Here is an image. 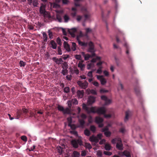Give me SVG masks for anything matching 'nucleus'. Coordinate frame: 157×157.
<instances>
[{"label":"nucleus","instance_id":"nucleus-42","mask_svg":"<svg viewBox=\"0 0 157 157\" xmlns=\"http://www.w3.org/2000/svg\"><path fill=\"white\" fill-rule=\"evenodd\" d=\"M56 42L60 46L62 45V43L61 41V40L60 39L59 37H58L57 38Z\"/></svg>","mask_w":157,"mask_h":157},{"label":"nucleus","instance_id":"nucleus-20","mask_svg":"<svg viewBox=\"0 0 157 157\" xmlns=\"http://www.w3.org/2000/svg\"><path fill=\"white\" fill-rule=\"evenodd\" d=\"M72 12L71 13V15L73 17H75L77 13V9L75 7H73L71 9Z\"/></svg>","mask_w":157,"mask_h":157},{"label":"nucleus","instance_id":"nucleus-27","mask_svg":"<svg viewBox=\"0 0 157 157\" xmlns=\"http://www.w3.org/2000/svg\"><path fill=\"white\" fill-rule=\"evenodd\" d=\"M114 59L115 61L116 65L117 66H119L121 64V61L119 58L115 56L114 57Z\"/></svg>","mask_w":157,"mask_h":157},{"label":"nucleus","instance_id":"nucleus-23","mask_svg":"<svg viewBox=\"0 0 157 157\" xmlns=\"http://www.w3.org/2000/svg\"><path fill=\"white\" fill-rule=\"evenodd\" d=\"M50 43L52 45L51 47L53 49H56L57 47V44L54 40H51Z\"/></svg>","mask_w":157,"mask_h":157},{"label":"nucleus","instance_id":"nucleus-49","mask_svg":"<svg viewBox=\"0 0 157 157\" xmlns=\"http://www.w3.org/2000/svg\"><path fill=\"white\" fill-rule=\"evenodd\" d=\"M105 135L107 137H109L111 134V133L109 131H106L104 132Z\"/></svg>","mask_w":157,"mask_h":157},{"label":"nucleus","instance_id":"nucleus-48","mask_svg":"<svg viewBox=\"0 0 157 157\" xmlns=\"http://www.w3.org/2000/svg\"><path fill=\"white\" fill-rule=\"evenodd\" d=\"M67 103L69 107L68 108L70 109V110H71V108L72 104V103L71 102V100H69L67 101Z\"/></svg>","mask_w":157,"mask_h":157},{"label":"nucleus","instance_id":"nucleus-15","mask_svg":"<svg viewBox=\"0 0 157 157\" xmlns=\"http://www.w3.org/2000/svg\"><path fill=\"white\" fill-rule=\"evenodd\" d=\"M95 101V98L93 96H90L88 100V102L90 105L94 103Z\"/></svg>","mask_w":157,"mask_h":157},{"label":"nucleus","instance_id":"nucleus-57","mask_svg":"<svg viewBox=\"0 0 157 157\" xmlns=\"http://www.w3.org/2000/svg\"><path fill=\"white\" fill-rule=\"evenodd\" d=\"M92 84L96 86H98L99 85V83L97 81H94L92 82Z\"/></svg>","mask_w":157,"mask_h":157},{"label":"nucleus","instance_id":"nucleus-16","mask_svg":"<svg viewBox=\"0 0 157 157\" xmlns=\"http://www.w3.org/2000/svg\"><path fill=\"white\" fill-rule=\"evenodd\" d=\"M63 46L64 48L67 52H70L71 51L70 46L67 42L65 41H64Z\"/></svg>","mask_w":157,"mask_h":157},{"label":"nucleus","instance_id":"nucleus-34","mask_svg":"<svg viewBox=\"0 0 157 157\" xmlns=\"http://www.w3.org/2000/svg\"><path fill=\"white\" fill-rule=\"evenodd\" d=\"M80 126L83 127L85 124V121L83 119H79L78 120Z\"/></svg>","mask_w":157,"mask_h":157},{"label":"nucleus","instance_id":"nucleus-28","mask_svg":"<svg viewBox=\"0 0 157 157\" xmlns=\"http://www.w3.org/2000/svg\"><path fill=\"white\" fill-rule=\"evenodd\" d=\"M117 148L119 150H122L123 149V145L122 142L121 143H117L116 144Z\"/></svg>","mask_w":157,"mask_h":157},{"label":"nucleus","instance_id":"nucleus-30","mask_svg":"<svg viewBox=\"0 0 157 157\" xmlns=\"http://www.w3.org/2000/svg\"><path fill=\"white\" fill-rule=\"evenodd\" d=\"M78 43L80 45L85 47H86L88 44L87 42H83L81 41H78Z\"/></svg>","mask_w":157,"mask_h":157},{"label":"nucleus","instance_id":"nucleus-4","mask_svg":"<svg viewBox=\"0 0 157 157\" xmlns=\"http://www.w3.org/2000/svg\"><path fill=\"white\" fill-rule=\"evenodd\" d=\"M57 109L59 111L62 112L64 114H69L71 113L69 108H67L65 109L63 106L59 105H58Z\"/></svg>","mask_w":157,"mask_h":157},{"label":"nucleus","instance_id":"nucleus-19","mask_svg":"<svg viewBox=\"0 0 157 157\" xmlns=\"http://www.w3.org/2000/svg\"><path fill=\"white\" fill-rule=\"evenodd\" d=\"M103 121V119L102 118L99 117H96L95 118V121L97 124H99L101 123H102Z\"/></svg>","mask_w":157,"mask_h":157},{"label":"nucleus","instance_id":"nucleus-38","mask_svg":"<svg viewBox=\"0 0 157 157\" xmlns=\"http://www.w3.org/2000/svg\"><path fill=\"white\" fill-rule=\"evenodd\" d=\"M63 18L65 22H67L70 19L69 17L67 14L63 16Z\"/></svg>","mask_w":157,"mask_h":157},{"label":"nucleus","instance_id":"nucleus-64","mask_svg":"<svg viewBox=\"0 0 157 157\" xmlns=\"http://www.w3.org/2000/svg\"><path fill=\"white\" fill-rule=\"evenodd\" d=\"M88 121L90 123H91L92 122V118L91 116H90L88 118Z\"/></svg>","mask_w":157,"mask_h":157},{"label":"nucleus","instance_id":"nucleus-36","mask_svg":"<svg viewBox=\"0 0 157 157\" xmlns=\"http://www.w3.org/2000/svg\"><path fill=\"white\" fill-rule=\"evenodd\" d=\"M68 67V65L67 63L64 62L63 63L62 68L63 69H67Z\"/></svg>","mask_w":157,"mask_h":157},{"label":"nucleus","instance_id":"nucleus-53","mask_svg":"<svg viewBox=\"0 0 157 157\" xmlns=\"http://www.w3.org/2000/svg\"><path fill=\"white\" fill-rule=\"evenodd\" d=\"M108 92V90H105L104 89H102L100 90V92L101 93H107Z\"/></svg>","mask_w":157,"mask_h":157},{"label":"nucleus","instance_id":"nucleus-24","mask_svg":"<svg viewBox=\"0 0 157 157\" xmlns=\"http://www.w3.org/2000/svg\"><path fill=\"white\" fill-rule=\"evenodd\" d=\"M83 62V60L79 62L78 65V67L80 68L81 70H83V68L85 67V65L84 64H82Z\"/></svg>","mask_w":157,"mask_h":157},{"label":"nucleus","instance_id":"nucleus-50","mask_svg":"<svg viewBox=\"0 0 157 157\" xmlns=\"http://www.w3.org/2000/svg\"><path fill=\"white\" fill-rule=\"evenodd\" d=\"M48 35L50 39H52L53 38V34L52 32H51L49 30L48 31Z\"/></svg>","mask_w":157,"mask_h":157},{"label":"nucleus","instance_id":"nucleus-59","mask_svg":"<svg viewBox=\"0 0 157 157\" xmlns=\"http://www.w3.org/2000/svg\"><path fill=\"white\" fill-rule=\"evenodd\" d=\"M75 57L77 59L81 60V56L80 55H75Z\"/></svg>","mask_w":157,"mask_h":157},{"label":"nucleus","instance_id":"nucleus-12","mask_svg":"<svg viewBox=\"0 0 157 157\" xmlns=\"http://www.w3.org/2000/svg\"><path fill=\"white\" fill-rule=\"evenodd\" d=\"M76 31V29L75 28H73L69 30V32L72 37H74L75 36V33Z\"/></svg>","mask_w":157,"mask_h":157},{"label":"nucleus","instance_id":"nucleus-25","mask_svg":"<svg viewBox=\"0 0 157 157\" xmlns=\"http://www.w3.org/2000/svg\"><path fill=\"white\" fill-rule=\"evenodd\" d=\"M134 90L136 94L137 95L139 96L140 95V90L139 87V86H136L134 88Z\"/></svg>","mask_w":157,"mask_h":157},{"label":"nucleus","instance_id":"nucleus-55","mask_svg":"<svg viewBox=\"0 0 157 157\" xmlns=\"http://www.w3.org/2000/svg\"><path fill=\"white\" fill-rule=\"evenodd\" d=\"M104 154L105 155L108 156L111 155L112 154V153L111 152L108 151H104Z\"/></svg>","mask_w":157,"mask_h":157},{"label":"nucleus","instance_id":"nucleus-43","mask_svg":"<svg viewBox=\"0 0 157 157\" xmlns=\"http://www.w3.org/2000/svg\"><path fill=\"white\" fill-rule=\"evenodd\" d=\"M72 104L77 105L78 104V101L76 98H74L71 100Z\"/></svg>","mask_w":157,"mask_h":157},{"label":"nucleus","instance_id":"nucleus-46","mask_svg":"<svg viewBox=\"0 0 157 157\" xmlns=\"http://www.w3.org/2000/svg\"><path fill=\"white\" fill-rule=\"evenodd\" d=\"M33 4L34 7H37L38 4L37 0H33Z\"/></svg>","mask_w":157,"mask_h":157},{"label":"nucleus","instance_id":"nucleus-39","mask_svg":"<svg viewBox=\"0 0 157 157\" xmlns=\"http://www.w3.org/2000/svg\"><path fill=\"white\" fill-rule=\"evenodd\" d=\"M76 45L75 43L72 42V43L71 49L73 51H75L76 49Z\"/></svg>","mask_w":157,"mask_h":157},{"label":"nucleus","instance_id":"nucleus-52","mask_svg":"<svg viewBox=\"0 0 157 157\" xmlns=\"http://www.w3.org/2000/svg\"><path fill=\"white\" fill-rule=\"evenodd\" d=\"M19 64L21 67H24L25 65V63L22 61H20Z\"/></svg>","mask_w":157,"mask_h":157},{"label":"nucleus","instance_id":"nucleus-37","mask_svg":"<svg viewBox=\"0 0 157 157\" xmlns=\"http://www.w3.org/2000/svg\"><path fill=\"white\" fill-rule=\"evenodd\" d=\"M90 129V130L93 133H94L96 131V127L94 125H91Z\"/></svg>","mask_w":157,"mask_h":157},{"label":"nucleus","instance_id":"nucleus-58","mask_svg":"<svg viewBox=\"0 0 157 157\" xmlns=\"http://www.w3.org/2000/svg\"><path fill=\"white\" fill-rule=\"evenodd\" d=\"M21 139L22 140L25 141H26L27 140V137L24 136H21Z\"/></svg>","mask_w":157,"mask_h":157},{"label":"nucleus","instance_id":"nucleus-56","mask_svg":"<svg viewBox=\"0 0 157 157\" xmlns=\"http://www.w3.org/2000/svg\"><path fill=\"white\" fill-rule=\"evenodd\" d=\"M105 117L106 118H109L111 117V115L110 114H106L105 113L103 114Z\"/></svg>","mask_w":157,"mask_h":157},{"label":"nucleus","instance_id":"nucleus-33","mask_svg":"<svg viewBox=\"0 0 157 157\" xmlns=\"http://www.w3.org/2000/svg\"><path fill=\"white\" fill-rule=\"evenodd\" d=\"M84 134L87 136H89L90 135V131L87 129H86L84 131Z\"/></svg>","mask_w":157,"mask_h":157},{"label":"nucleus","instance_id":"nucleus-60","mask_svg":"<svg viewBox=\"0 0 157 157\" xmlns=\"http://www.w3.org/2000/svg\"><path fill=\"white\" fill-rule=\"evenodd\" d=\"M116 142H117V143H121L122 142L121 139V138L119 137H117L116 138Z\"/></svg>","mask_w":157,"mask_h":157},{"label":"nucleus","instance_id":"nucleus-11","mask_svg":"<svg viewBox=\"0 0 157 157\" xmlns=\"http://www.w3.org/2000/svg\"><path fill=\"white\" fill-rule=\"evenodd\" d=\"M120 155L121 156H125L126 157H131L130 152L127 150H125L123 152H121L120 153Z\"/></svg>","mask_w":157,"mask_h":157},{"label":"nucleus","instance_id":"nucleus-9","mask_svg":"<svg viewBox=\"0 0 157 157\" xmlns=\"http://www.w3.org/2000/svg\"><path fill=\"white\" fill-rule=\"evenodd\" d=\"M101 99L105 101V105H106L109 104L111 102V100L108 99L105 96L103 95L101 97Z\"/></svg>","mask_w":157,"mask_h":157},{"label":"nucleus","instance_id":"nucleus-63","mask_svg":"<svg viewBox=\"0 0 157 157\" xmlns=\"http://www.w3.org/2000/svg\"><path fill=\"white\" fill-rule=\"evenodd\" d=\"M92 73L93 71H89L87 74V75L90 78H92L93 77Z\"/></svg>","mask_w":157,"mask_h":157},{"label":"nucleus","instance_id":"nucleus-10","mask_svg":"<svg viewBox=\"0 0 157 157\" xmlns=\"http://www.w3.org/2000/svg\"><path fill=\"white\" fill-rule=\"evenodd\" d=\"M52 60L54 61L56 64L59 65L62 63L63 62L62 58L58 59L56 57H54L52 58Z\"/></svg>","mask_w":157,"mask_h":157},{"label":"nucleus","instance_id":"nucleus-51","mask_svg":"<svg viewBox=\"0 0 157 157\" xmlns=\"http://www.w3.org/2000/svg\"><path fill=\"white\" fill-rule=\"evenodd\" d=\"M58 52L59 55H61L62 54V52L60 46H59L58 48Z\"/></svg>","mask_w":157,"mask_h":157},{"label":"nucleus","instance_id":"nucleus-61","mask_svg":"<svg viewBox=\"0 0 157 157\" xmlns=\"http://www.w3.org/2000/svg\"><path fill=\"white\" fill-rule=\"evenodd\" d=\"M56 18L59 22H62V19L60 16L59 15H57L56 16Z\"/></svg>","mask_w":157,"mask_h":157},{"label":"nucleus","instance_id":"nucleus-54","mask_svg":"<svg viewBox=\"0 0 157 157\" xmlns=\"http://www.w3.org/2000/svg\"><path fill=\"white\" fill-rule=\"evenodd\" d=\"M67 69H63L62 70V73L63 75H65L67 73Z\"/></svg>","mask_w":157,"mask_h":157},{"label":"nucleus","instance_id":"nucleus-47","mask_svg":"<svg viewBox=\"0 0 157 157\" xmlns=\"http://www.w3.org/2000/svg\"><path fill=\"white\" fill-rule=\"evenodd\" d=\"M70 91V88L68 87H66L64 89V92L66 93H68Z\"/></svg>","mask_w":157,"mask_h":157},{"label":"nucleus","instance_id":"nucleus-18","mask_svg":"<svg viewBox=\"0 0 157 157\" xmlns=\"http://www.w3.org/2000/svg\"><path fill=\"white\" fill-rule=\"evenodd\" d=\"M124 46L126 47V54L128 55V59H130V57L129 54V47L128 46V45L126 43H125L124 44Z\"/></svg>","mask_w":157,"mask_h":157},{"label":"nucleus","instance_id":"nucleus-32","mask_svg":"<svg viewBox=\"0 0 157 157\" xmlns=\"http://www.w3.org/2000/svg\"><path fill=\"white\" fill-rule=\"evenodd\" d=\"M42 34L44 41L45 42H47L48 40V36L47 34L45 32H44Z\"/></svg>","mask_w":157,"mask_h":157},{"label":"nucleus","instance_id":"nucleus-13","mask_svg":"<svg viewBox=\"0 0 157 157\" xmlns=\"http://www.w3.org/2000/svg\"><path fill=\"white\" fill-rule=\"evenodd\" d=\"M131 115V112L130 111L128 110L126 112L125 116L124 119L125 122H126L128 121L129 119V117Z\"/></svg>","mask_w":157,"mask_h":157},{"label":"nucleus","instance_id":"nucleus-22","mask_svg":"<svg viewBox=\"0 0 157 157\" xmlns=\"http://www.w3.org/2000/svg\"><path fill=\"white\" fill-rule=\"evenodd\" d=\"M82 54L83 56L84 57L85 60H88L91 57V55L88 54H85V52H82Z\"/></svg>","mask_w":157,"mask_h":157},{"label":"nucleus","instance_id":"nucleus-6","mask_svg":"<svg viewBox=\"0 0 157 157\" xmlns=\"http://www.w3.org/2000/svg\"><path fill=\"white\" fill-rule=\"evenodd\" d=\"M77 84L80 87L83 89H86L88 85V82L86 81H84V82L80 81H78Z\"/></svg>","mask_w":157,"mask_h":157},{"label":"nucleus","instance_id":"nucleus-17","mask_svg":"<svg viewBox=\"0 0 157 157\" xmlns=\"http://www.w3.org/2000/svg\"><path fill=\"white\" fill-rule=\"evenodd\" d=\"M77 96L79 98H82L83 96L84 91L83 90H78L77 91Z\"/></svg>","mask_w":157,"mask_h":157},{"label":"nucleus","instance_id":"nucleus-29","mask_svg":"<svg viewBox=\"0 0 157 157\" xmlns=\"http://www.w3.org/2000/svg\"><path fill=\"white\" fill-rule=\"evenodd\" d=\"M118 90H123L124 89V86L122 84L121 81L119 80V83L118 87Z\"/></svg>","mask_w":157,"mask_h":157},{"label":"nucleus","instance_id":"nucleus-5","mask_svg":"<svg viewBox=\"0 0 157 157\" xmlns=\"http://www.w3.org/2000/svg\"><path fill=\"white\" fill-rule=\"evenodd\" d=\"M81 10L84 14L85 20H87L90 18V13L86 8L84 7H82L81 9Z\"/></svg>","mask_w":157,"mask_h":157},{"label":"nucleus","instance_id":"nucleus-2","mask_svg":"<svg viewBox=\"0 0 157 157\" xmlns=\"http://www.w3.org/2000/svg\"><path fill=\"white\" fill-rule=\"evenodd\" d=\"M28 112V110L25 108H22V110H18L16 118L17 119H19L20 117L25 115Z\"/></svg>","mask_w":157,"mask_h":157},{"label":"nucleus","instance_id":"nucleus-45","mask_svg":"<svg viewBox=\"0 0 157 157\" xmlns=\"http://www.w3.org/2000/svg\"><path fill=\"white\" fill-rule=\"evenodd\" d=\"M102 66H99V68L97 70L96 73L99 74H101L102 72Z\"/></svg>","mask_w":157,"mask_h":157},{"label":"nucleus","instance_id":"nucleus-26","mask_svg":"<svg viewBox=\"0 0 157 157\" xmlns=\"http://www.w3.org/2000/svg\"><path fill=\"white\" fill-rule=\"evenodd\" d=\"M97 109L95 107H91L89 108V112L87 113H97L96 110Z\"/></svg>","mask_w":157,"mask_h":157},{"label":"nucleus","instance_id":"nucleus-1","mask_svg":"<svg viewBox=\"0 0 157 157\" xmlns=\"http://www.w3.org/2000/svg\"><path fill=\"white\" fill-rule=\"evenodd\" d=\"M71 143L73 147L75 148H77L79 145H83L82 142L81 138H79L78 139L72 140L71 141Z\"/></svg>","mask_w":157,"mask_h":157},{"label":"nucleus","instance_id":"nucleus-8","mask_svg":"<svg viewBox=\"0 0 157 157\" xmlns=\"http://www.w3.org/2000/svg\"><path fill=\"white\" fill-rule=\"evenodd\" d=\"M97 79L100 80L101 84L104 85L106 83V81L105 78H103L102 75H97Z\"/></svg>","mask_w":157,"mask_h":157},{"label":"nucleus","instance_id":"nucleus-44","mask_svg":"<svg viewBox=\"0 0 157 157\" xmlns=\"http://www.w3.org/2000/svg\"><path fill=\"white\" fill-rule=\"evenodd\" d=\"M73 154L74 156V157H78L80 155V153L77 151H75L73 152Z\"/></svg>","mask_w":157,"mask_h":157},{"label":"nucleus","instance_id":"nucleus-31","mask_svg":"<svg viewBox=\"0 0 157 157\" xmlns=\"http://www.w3.org/2000/svg\"><path fill=\"white\" fill-rule=\"evenodd\" d=\"M82 108L86 110L87 113L89 112V108L88 107L86 104L83 103L82 104Z\"/></svg>","mask_w":157,"mask_h":157},{"label":"nucleus","instance_id":"nucleus-35","mask_svg":"<svg viewBox=\"0 0 157 157\" xmlns=\"http://www.w3.org/2000/svg\"><path fill=\"white\" fill-rule=\"evenodd\" d=\"M56 149L57 151L60 154H61L62 153L63 148L60 146H57Z\"/></svg>","mask_w":157,"mask_h":157},{"label":"nucleus","instance_id":"nucleus-14","mask_svg":"<svg viewBox=\"0 0 157 157\" xmlns=\"http://www.w3.org/2000/svg\"><path fill=\"white\" fill-rule=\"evenodd\" d=\"M45 6L43 4H42L41 6H40V13H41L43 14V15L45 14L46 11L45 10Z\"/></svg>","mask_w":157,"mask_h":157},{"label":"nucleus","instance_id":"nucleus-7","mask_svg":"<svg viewBox=\"0 0 157 157\" xmlns=\"http://www.w3.org/2000/svg\"><path fill=\"white\" fill-rule=\"evenodd\" d=\"M106 110L104 107L98 108L96 110L97 113L99 114H104L105 113Z\"/></svg>","mask_w":157,"mask_h":157},{"label":"nucleus","instance_id":"nucleus-3","mask_svg":"<svg viewBox=\"0 0 157 157\" xmlns=\"http://www.w3.org/2000/svg\"><path fill=\"white\" fill-rule=\"evenodd\" d=\"M102 137L101 134H98L97 137L93 135L90 136L89 140L92 142H94L96 143H98L99 142V139H101Z\"/></svg>","mask_w":157,"mask_h":157},{"label":"nucleus","instance_id":"nucleus-21","mask_svg":"<svg viewBox=\"0 0 157 157\" xmlns=\"http://www.w3.org/2000/svg\"><path fill=\"white\" fill-rule=\"evenodd\" d=\"M90 47L89 48L88 52H93L94 51V46L93 43L90 42L89 43Z\"/></svg>","mask_w":157,"mask_h":157},{"label":"nucleus","instance_id":"nucleus-40","mask_svg":"<svg viewBox=\"0 0 157 157\" xmlns=\"http://www.w3.org/2000/svg\"><path fill=\"white\" fill-rule=\"evenodd\" d=\"M105 149L107 151L109 150L111 148V146L109 144H106L105 145Z\"/></svg>","mask_w":157,"mask_h":157},{"label":"nucleus","instance_id":"nucleus-62","mask_svg":"<svg viewBox=\"0 0 157 157\" xmlns=\"http://www.w3.org/2000/svg\"><path fill=\"white\" fill-rule=\"evenodd\" d=\"M81 117L82 118V119H86L87 117L86 115L84 114V113H82L81 115Z\"/></svg>","mask_w":157,"mask_h":157},{"label":"nucleus","instance_id":"nucleus-41","mask_svg":"<svg viewBox=\"0 0 157 157\" xmlns=\"http://www.w3.org/2000/svg\"><path fill=\"white\" fill-rule=\"evenodd\" d=\"M81 0H74L75 5L76 7L80 6V5L79 3V2Z\"/></svg>","mask_w":157,"mask_h":157}]
</instances>
